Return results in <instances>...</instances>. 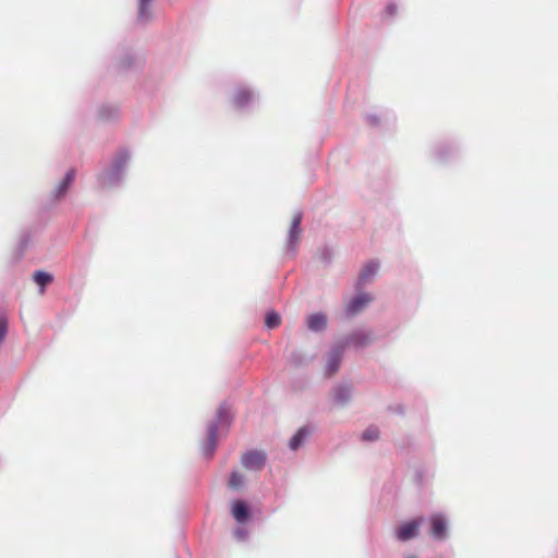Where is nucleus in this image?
Here are the masks:
<instances>
[{"label":"nucleus","mask_w":558,"mask_h":558,"mask_svg":"<svg viewBox=\"0 0 558 558\" xmlns=\"http://www.w3.org/2000/svg\"><path fill=\"white\" fill-rule=\"evenodd\" d=\"M33 280L38 286L40 293H44L47 286L53 281V275L46 270H35L33 274Z\"/></svg>","instance_id":"22"},{"label":"nucleus","mask_w":558,"mask_h":558,"mask_svg":"<svg viewBox=\"0 0 558 558\" xmlns=\"http://www.w3.org/2000/svg\"><path fill=\"white\" fill-rule=\"evenodd\" d=\"M33 240V231L29 228H25L21 231L19 241L16 243L13 256H12V263H19L26 252V250L29 247Z\"/></svg>","instance_id":"12"},{"label":"nucleus","mask_w":558,"mask_h":558,"mask_svg":"<svg viewBox=\"0 0 558 558\" xmlns=\"http://www.w3.org/2000/svg\"><path fill=\"white\" fill-rule=\"evenodd\" d=\"M372 342V338L369 332L364 329H354L350 333H348L341 341L338 343L343 345V349L352 348L354 350H361L367 347Z\"/></svg>","instance_id":"6"},{"label":"nucleus","mask_w":558,"mask_h":558,"mask_svg":"<svg viewBox=\"0 0 558 558\" xmlns=\"http://www.w3.org/2000/svg\"><path fill=\"white\" fill-rule=\"evenodd\" d=\"M429 530L428 535L435 542H444L449 536V523L448 519L442 513H433L428 518Z\"/></svg>","instance_id":"3"},{"label":"nucleus","mask_w":558,"mask_h":558,"mask_svg":"<svg viewBox=\"0 0 558 558\" xmlns=\"http://www.w3.org/2000/svg\"><path fill=\"white\" fill-rule=\"evenodd\" d=\"M365 120L372 126L379 125V121H380L379 117L377 114H375V113H367L365 116Z\"/></svg>","instance_id":"30"},{"label":"nucleus","mask_w":558,"mask_h":558,"mask_svg":"<svg viewBox=\"0 0 558 558\" xmlns=\"http://www.w3.org/2000/svg\"><path fill=\"white\" fill-rule=\"evenodd\" d=\"M289 362L293 366L300 367V366L305 365L306 356H305V354L303 352L294 350L290 354Z\"/></svg>","instance_id":"27"},{"label":"nucleus","mask_w":558,"mask_h":558,"mask_svg":"<svg viewBox=\"0 0 558 558\" xmlns=\"http://www.w3.org/2000/svg\"><path fill=\"white\" fill-rule=\"evenodd\" d=\"M378 269L379 263L377 260H368L361 269L355 287L357 289L362 288L367 282L368 279H371L377 274Z\"/></svg>","instance_id":"17"},{"label":"nucleus","mask_w":558,"mask_h":558,"mask_svg":"<svg viewBox=\"0 0 558 558\" xmlns=\"http://www.w3.org/2000/svg\"><path fill=\"white\" fill-rule=\"evenodd\" d=\"M352 397V387L349 384H339L333 388V401L338 405H345Z\"/></svg>","instance_id":"20"},{"label":"nucleus","mask_w":558,"mask_h":558,"mask_svg":"<svg viewBox=\"0 0 558 558\" xmlns=\"http://www.w3.org/2000/svg\"><path fill=\"white\" fill-rule=\"evenodd\" d=\"M7 333H8V319L5 316L0 315V344L5 339Z\"/></svg>","instance_id":"29"},{"label":"nucleus","mask_w":558,"mask_h":558,"mask_svg":"<svg viewBox=\"0 0 558 558\" xmlns=\"http://www.w3.org/2000/svg\"><path fill=\"white\" fill-rule=\"evenodd\" d=\"M47 209H48V208H47L46 206H43V207H41V210H43V211H45V210H47Z\"/></svg>","instance_id":"34"},{"label":"nucleus","mask_w":558,"mask_h":558,"mask_svg":"<svg viewBox=\"0 0 558 558\" xmlns=\"http://www.w3.org/2000/svg\"><path fill=\"white\" fill-rule=\"evenodd\" d=\"M75 175H76V171L73 168L69 169L65 172L63 179L60 181V183L53 189V191L50 194L49 202H50L51 206L54 205L57 202H59L66 195L70 186L73 184V182L75 180Z\"/></svg>","instance_id":"7"},{"label":"nucleus","mask_w":558,"mask_h":558,"mask_svg":"<svg viewBox=\"0 0 558 558\" xmlns=\"http://www.w3.org/2000/svg\"><path fill=\"white\" fill-rule=\"evenodd\" d=\"M316 426L307 423L300 427L289 440V449L298 451L307 441L308 437L315 432Z\"/></svg>","instance_id":"10"},{"label":"nucleus","mask_w":558,"mask_h":558,"mask_svg":"<svg viewBox=\"0 0 558 558\" xmlns=\"http://www.w3.org/2000/svg\"><path fill=\"white\" fill-rule=\"evenodd\" d=\"M397 13V5L395 3H388L385 8V14L387 16H393Z\"/></svg>","instance_id":"31"},{"label":"nucleus","mask_w":558,"mask_h":558,"mask_svg":"<svg viewBox=\"0 0 558 558\" xmlns=\"http://www.w3.org/2000/svg\"><path fill=\"white\" fill-rule=\"evenodd\" d=\"M154 0H137V23L138 24H147L153 17V9L151 3Z\"/></svg>","instance_id":"19"},{"label":"nucleus","mask_w":558,"mask_h":558,"mask_svg":"<svg viewBox=\"0 0 558 558\" xmlns=\"http://www.w3.org/2000/svg\"><path fill=\"white\" fill-rule=\"evenodd\" d=\"M388 411L393 412V413L399 414V415H403L404 414V407L402 404L390 405L388 408Z\"/></svg>","instance_id":"32"},{"label":"nucleus","mask_w":558,"mask_h":558,"mask_svg":"<svg viewBox=\"0 0 558 558\" xmlns=\"http://www.w3.org/2000/svg\"><path fill=\"white\" fill-rule=\"evenodd\" d=\"M137 63H138V58L136 57V54L134 52H132L131 50L126 49V50L121 51L116 57L114 66H116L117 71H119V72H126V71H130L133 68H135L137 65Z\"/></svg>","instance_id":"13"},{"label":"nucleus","mask_w":558,"mask_h":558,"mask_svg":"<svg viewBox=\"0 0 558 558\" xmlns=\"http://www.w3.org/2000/svg\"><path fill=\"white\" fill-rule=\"evenodd\" d=\"M458 151V148L456 145L451 143H441L435 148V157L437 160L445 162L447 161L451 156H454Z\"/></svg>","instance_id":"21"},{"label":"nucleus","mask_w":558,"mask_h":558,"mask_svg":"<svg viewBox=\"0 0 558 558\" xmlns=\"http://www.w3.org/2000/svg\"><path fill=\"white\" fill-rule=\"evenodd\" d=\"M248 530L243 526H238L233 530V536L239 542H245L248 538Z\"/></svg>","instance_id":"28"},{"label":"nucleus","mask_w":558,"mask_h":558,"mask_svg":"<svg viewBox=\"0 0 558 558\" xmlns=\"http://www.w3.org/2000/svg\"><path fill=\"white\" fill-rule=\"evenodd\" d=\"M343 353V345H340L338 342L330 348L328 352V362L326 365L327 376H332L339 371Z\"/></svg>","instance_id":"11"},{"label":"nucleus","mask_w":558,"mask_h":558,"mask_svg":"<svg viewBox=\"0 0 558 558\" xmlns=\"http://www.w3.org/2000/svg\"><path fill=\"white\" fill-rule=\"evenodd\" d=\"M245 483H246V481H245V476L243 474H241L236 470L231 471L230 476H229V483H228V486L230 489H232L234 492H240L244 488Z\"/></svg>","instance_id":"23"},{"label":"nucleus","mask_w":558,"mask_h":558,"mask_svg":"<svg viewBox=\"0 0 558 558\" xmlns=\"http://www.w3.org/2000/svg\"><path fill=\"white\" fill-rule=\"evenodd\" d=\"M318 253H319L320 260L325 265H327V266L331 265L332 259H333V251H332V248L329 245H323L319 248Z\"/></svg>","instance_id":"26"},{"label":"nucleus","mask_w":558,"mask_h":558,"mask_svg":"<svg viewBox=\"0 0 558 558\" xmlns=\"http://www.w3.org/2000/svg\"><path fill=\"white\" fill-rule=\"evenodd\" d=\"M254 102V93L246 87H238L234 92L232 104L239 110L247 109Z\"/></svg>","instance_id":"14"},{"label":"nucleus","mask_w":558,"mask_h":558,"mask_svg":"<svg viewBox=\"0 0 558 558\" xmlns=\"http://www.w3.org/2000/svg\"><path fill=\"white\" fill-rule=\"evenodd\" d=\"M131 159V153L126 147H122L112 158L109 167L98 174V182L102 186H119L126 170L128 162Z\"/></svg>","instance_id":"2"},{"label":"nucleus","mask_w":558,"mask_h":558,"mask_svg":"<svg viewBox=\"0 0 558 558\" xmlns=\"http://www.w3.org/2000/svg\"><path fill=\"white\" fill-rule=\"evenodd\" d=\"M281 324L280 314L274 310H270L265 315V326L268 329H275Z\"/></svg>","instance_id":"24"},{"label":"nucleus","mask_w":558,"mask_h":558,"mask_svg":"<svg viewBox=\"0 0 558 558\" xmlns=\"http://www.w3.org/2000/svg\"><path fill=\"white\" fill-rule=\"evenodd\" d=\"M178 558V557H177Z\"/></svg>","instance_id":"35"},{"label":"nucleus","mask_w":558,"mask_h":558,"mask_svg":"<svg viewBox=\"0 0 558 558\" xmlns=\"http://www.w3.org/2000/svg\"><path fill=\"white\" fill-rule=\"evenodd\" d=\"M233 421L231 405L228 401H222L217 408L215 416L207 424V438L202 447L203 456L206 459L213 458L217 450L218 432L221 435L228 434Z\"/></svg>","instance_id":"1"},{"label":"nucleus","mask_w":558,"mask_h":558,"mask_svg":"<svg viewBox=\"0 0 558 558\" xmlns=\"http://www.w3.org/2000/svg\"><path fill=\"white\" fill-rule=\"evenodd\" d=\"M327 315L323 312L311 314L306 318V327L312 332H322L327 328Z\"/></svg>","instance_id":"16"},{"label":"nucleus","mask_w":558,"mask_h":558,"mask_svg":"<svg viewBox=\"0 0 558 558\" xmlns=\"http://www.w3.org/2000/svg\"><path fill=\"white\" fill-rule=\"evenodd\" d=\"M267 461V457L263 451L259 450H247L242 454L241 463L242 465L251 471H260Z\"/></svg>","instance_id":"9"},{"label":"nucleus","mask_w":558,"mask_h":558,"mask_svg":"<svg viewBox=\"0 0 558 558\" xmlns=\"http://www.w3.org/2000/svg\"><path fill=\"white\" fill-rule=\"evenodd\" d=\"M424 520V517H418L401 523L395 531L396 538L404 543L417 537Z\"/></svg>","instance_id":"4"},{"label":"nucleus","mask_w":558,"mask_h":558,"mask_svg":"<svg viewBox=\"0 0 558 558\" xmlns=\"http://www.w3.org/2000/svg\"><path fill=\"white\" fill-rule=\"evenodd\" d=\"M231 515L240 524L247 523L253 518L252 506L244 499H234L231 502Z\"/></svg>","instance_id":"8"},{"label":"nucleus","mask_w":558,"mask_h":558,"mask_svg":"<svg viewBox=\"0 0 558 558\" xmlns=\"http://www.w3.org/2000/svg\"><path fill=\"white\" fill-rule=\"evenodd\" d=\"M97 116L102 122H114L119 120L121 110L116 105L105 104L98 108Z\"/></svg>","instance_id":"18"},{"label":"nucleus","mask_w":558,"mask_h":558,"mask_svg":"<svg viewBox=\"0 0 558 558\" xmlns=\"http://www.w3.org/2000/svg\"><path fill=\"white\" fill-rule=\"evenodd\" d=\"M379 428L376 425H369L362 434L361 440L372 442L379 438Z\"/></svg>","instance_id":"25"},{"label":"nucleus","mask_w":558,"mask_h":558,"mask_svg":"<svg viewBox=\"0 0 558 558\" xmlns=\"http://www.w3.org/2000/svg\"><path fill=\"white\" fill-rule=\"evenodd\" d=\"M302 219H303V213L298 211L292 219V222H291V226H290V229L288 232L286 252H287V254H289L291 256H295L298 253Z\"/></svg>","instance_id":"5"},{"label":"nucleus","mask_w":558,"mask_h":558,"mask_svg":"<svg viewBox=\"0 0 558 558\" xmlns=\"http://www.w3.org/2000/svg\"><path fill=\"white\" fill-rule=\"evenodd\" d=\"M372 301V296L368 293L361 292L352 298V300L348 303L345 313L348 316H353L361 312L369 302Z\"/></svg>","instance_id":"15"},{"label":"nucleus","mask_w":558,"mask_h":558,"mask_svg":"<svg viewBox=\"0 0 558 558\" xmlns=\"http://www.w3.org/2000/svg\"><path fill=\"white\" fill-rule=\"evenodd\" d=\"M415 475H416L417 482L422 483V481H423V471L422 470H416Z\"/></svg>","instance_id":"33"}]
</instances>
